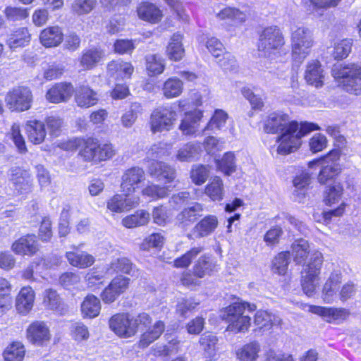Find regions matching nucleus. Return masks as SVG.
I'll return each instance as SVG.
<instances>
[{
    "mask_svg": "<svg viewBox=\"0 0 361 361\" xmlns=\"http://www.w3.org/2000/svg\"><path fill=\"white\" fill-rule=\"evenodd\" d=\"M319 130L317 124L310 122L290 121L288 115L273 112L264 121V130L267 133H281L278 137V153L287 154L297 149L301 145V138L312 131Z\"/></svg>",
    "mask_w": 361,
    "mask_h": 361,
    "instance_id": "1",
    "label": "nucleus"
},
{
    "mask_svg": "<svg viewBox=\"0 0 361 361\" xmlns=\"http://www.w3.org/2000/svg\"><path fill=\"white\" fill-rule=\"evenodd\" d=\"M255 304L243 301H237L225 307L221 314L223 320L228 323L226 331L234 334L245 333L248 331L251 324V318L245 314L247 310L249 312L256 310Z\"/></svg>",
    "mask_w": 361,
    "mask_h": 361,
    "instance_id": "2",
    "label": "nucleus"
},
{
    "mask_svg": "<svg viewBox=\"0 0 361 361\" xmlns=\"http://www.w3.org/2000/svg\"><path fill=\"white\" fill-rule=\"evenodd\" d=\"M284 44V37L279 27H265L259 36L257 43L259 54L262 57L275 60Z\"/></svg>",
    "mask_w": 361,
    "mask_h": 361,
    "instance_id": "3",
    "label": "nucleus"
},
{
    "mask_svg": "<svg viewBox=\"0 0 361 361\" xmlns=\"http://www.w3.org/2000/svg\"><path fill=\"white\" fill-rule=\"evenodd\" d=\"M323 255L320 252L312 254L310 262L301 272V286L305 294L311 297L315 293L320 282V272Z\"/></svg>",
    "mask_w": 361,
    "mask_h": 361,
    "instance_id": "4",
    "label": "nucleus"
},
{
    "mask_svg": "<svg viewBox=\"0 0 361 361\" xmlns=\"http://www.w3.org/2000/svg\"><path fill=\"white\" fill-rule=\"evenodd\" d=\"M335 78L343 79L345 90L355 95L361 94V66L355 63L335 65L332 69Z\"/></svg>",
    "mask_w": 361,
    "mask_h": 361,
    "instance_id": "5",
    "label": "nucleus"
},
{
    "mask_svg": "<svg viewBox=\"0 0 361 361\" xmlns=\"http://www.w3.org/2000/svg\"><path fill=\"white\" fill-rule=\"evenodd\" d=\"M313 45L311 31L303 26L292 29V56L295 63H301L310 52Z\"/></svg>",
    "mask_w": 361,
    "mask_h": 361,
    "instance_id": "6",
    "label": "nucleus"
},
{
    "mask_svg": "<svg viewBox=\"0 0 361 361\" xmlns=\"http://www.w3.org/2000/svg\"><path fill=\"white\" fill-rule=\"evenodd\" d=\"M33 96L30 88L16 87L7 92L5 102L11 111L22 112L30 109Z\"/></svg>",
    "mask_w": 361,
    "mask_h": 361,
    "instance_id": "7",
    "label": "nucleus"
},
{
    "mask_svg": "<svg viewBox=\"0 0 361 361\" xmlns=\"http://www.w3.org/2000/svg\"><path fill=\"white\" fill-rule=\"evenodd\" d=\"M109 324L111 330L119 337L130 338L137 332V323L128 314L118 313L113 315Z\"/></svg>",
    "mask_w": 361,
    "mask_h": 361,
    "instance_id": "8",
    "label": "nucleus"
},
{
    "mask_svg": "<svg viewBox=\"0 0 361 361\" xmlns=\"http://www.w3.org/2000/svg\"><path fill=\"white\" fill-rule=\"evenodd\" d=\"M9 184L16 194H27L31 192L32 188L30 173L18 166L10 169Z\"/></svg>",
    "mask_w": 361,
    "mask_h": 361,
    "instance_id": "9",
    "label": "nucleus"
},
{
    "mask_svg": "<svg viewBox=\"0 0 361 361\" xmlns=\"http://www.w3.org/2000/svg\"><path fill=\"white\" fill-rule=\"evenodd\" d=\"M310 312L321 316L326 322L335 324L343 323L350 315L348 310L343 307H327L310 305Z\"/></svg>",
    "mask_w": 361,
    "mask_h": 361,
    "instance_id": "10",
    "label": "nucleus"
},
{
    "mask_svg": "<svg viewBox=\"0 0 361 361\" xmlns=\"http://www.w3.org/2000/svg\"><path fill=\"white\" fill-rule=\"evenodd\" d=\"M341 283V273L338 271H333L322 287L321 297L324 303L331 304L338 300Z\"/></svg>",
    "mask_w": 361,
    "mask_h": 361,
    "instance_id": "11",
    "label": "nucleus"
},
{
    "mask_svg": "<svg viewBox=\"0 0 361 361\" xmlns=\"http://www.w3.org/2000/svg\"><path fill=\"white\" fill-rule=\"evenodd\" d=\"M219 225L216 215L208 214L202 219L188 233L187 237L190 240L200 239L211 235Z\"/></svg>",
    "mask_w": 361,
    "mask_h": 361,
    "instance_id": "12",
    "label": "nucleus"
},
{
    "mask_svg": "<svg viewBox=\"0 0 361 361\" xmlns=\"http://www.w3.org/2000/svg\"><path fill=\"white\" fill-rule=\"evenodd\" d=\"M130 279L124 276L114 278L101 293V298L105 303H111L128 288Z\"/></svg>",
    "mask_w": 361,
    "mask_h": 361,
    "instance_id": "13",
    "label": "nucleus"
},
{
    "mask_svg": "<svg viewBox=\"0 0 361 361\" xmlns=\"http://www.w3.org/2000/svg\"><path fill=\"white\" fill-rule=\"evenodd\" d=\"M11 250L16 255L32 256L39 250V244L34 234H27L16 240L11 245Z\"/></svg>",
    "mask_w": 361,
    "mask_h": 361,
    "instance_id": "14",
    "label": "nucleus"
},
{
    "mask_svg": "<svg viewBox=\"0 0 361 361\" xmlns=\"http://www.w3.org/2000/svg\"><path fill=\"white\" fill-rule=\"evenodd\" d=\"M140 204L138 196L130 194L115 195L107 202V208L114 212L121 213L136 207Z\"/></svg>",
    "mask_w": 361,
    "mask_h": 361,
    "instance_id": "15",
    "label": "nucleus"
},
{
    "mask_svg": "<svg viewBox=\"0 0 361 361\" xmlns=\"http://www.w3.org/2000/svg\"><path fill=\"white\" fill-rule=\"evenodd\" d=\"M145 179V171L140 167H132L125 171L122 176L121 188L124 193L135 192L138 184Z\"/></svg>",
    "mask_w": 361,
    "mask_h": 361,
    "instance_id": "16",
    "label": "nucleus"
},
{
    "mask_svg": "<svg viewBox=\"0 0 361 361\" xmlns=\"http://www.w3.org/2000/svg\"><path fill=\"white\" fill-rule=\"evenodd\" d=\"M50 337L49 328L43 322H34L27 329V338L33 344L42 345L48 342Z\"/></svg>",
    "mask_w": 361,
    "mask_h": 361,
    "instance_id": "17",
    "label": "nucleus"
},
{
    "mask_svg": "<svg viewBox=\"0 0 361 361\" xmlns=\"http://www.w3.org/2000/svg\"><path fill=\"white\" fill-rule=\"evenodd\" d=\"M73 92L71 83L58 82L48 90L46 99L51 103H60L69 99Z\"/></svg>",
    "mask_w": 361,
    "mask_h": 361,
    "instance_id": "18",
    "label": "nucleus"
},
{
    "mask_svg": "<svg viewBox=\"0 0 361 361\" xmlns=\"http://www.w3.org/2000/svg\"><path fill=\"white\" fill-rule=\"evenodd\" d=\"M325 74L320 62L317 60H312L307 64L305 73L306 82L317 88L324 85Z\"/></svg>",
    "mask_w": 361,
    "mask_h": 361,
    "instance_id": "19",
    "label": "nucleus"
},
{
    "mask_svg": "<svg viewBox=\"0 0 361 361\" xmlns=\"http://www.w3.org/2000/svg\"><path fill=\"white\" fill-rule=\"evenodd\" d=\"M72 251H68L66 253V257L71 265L79 269H85L91 267L95 261L94 257L87 253L82 251L76 246H73Z\"/></svg>",
    "mask_w": 361,
    "mask_h": 361,
    "instance_id": "20",
    "label": "nucleus"
},
{
    "mask_svg": "<svg viewBox=\"0 0 361 361\" xmlns=\"http://www.w3.org/2000/svg\"><path fill=\"white\" fill-rule=\"evenodd\" d=\"M35 291L30 286L23 287L16 300L17 311L23 314H27L33 307Z\"/></svg>",
    "mask_w": 361,
    "mask_h": 361,
    "instance_id": "21",
    "label": "nucleus"
},
{
    "mask_svg": "<svg viewBox=\"0 0 361 361\" xmlns=\"http://www.w3.org/2000/svg\"><path fill=\"white\" fill-rule=\"evenodd\" d=\"M281 319L279 316L265 310H258L254 317V324L257 329L269 331L274 326L280 325Z\"/></svg>",
    "mask_w": 361,
    "mask_h": 361,
    "instance_id": "22",
    "label": "nucleus"
},
{
    "mask_svg": "<svg viewBox=\"0 0 361 361\" xmlns=\"http://www.w3.org/2000/svg\"><path fill=\"white\" fill-rule=\"evenodd\" d=\"M44 305L59 314H65L68 312V307L61 300L59 295L53 289H47L43 293Z\"/></svg>",
    "mask_w": 361,
    "mask_h": 361,
    "instance_id": "23",
    "label": "nucleus"
},
{
    "mask_svg": "<svg viewBox=\"0 0 361 361\" xmlns=\"http://www.w3.org/2000/svg\"><path fill=\"white\" fill-rule=\"evenodd\" d=\"M175 178V169L166 163L159 161V198L166 195V190H170Z\"/></svg>",
    "mask_w": 361,
    "mask_h": 361,
    "instance_id": "24",
    "label": "nucleus"
},
{
    "mask_svg": "<svg viewBox=\"0 0 361 361\" xmlns=\"http://www.w3.org/2000/svg\"><path fill=\"white\" fill-rule=\"evenodd\" d=\"M63 35L59 26H51L44 29L39 35L41 44L45 47L59 46L63 41Z\"/></svg>",
    "mask_w": 361,
    "mask_h": 361,
    "instance_id": "25",
    "label": "nucleus"
},
{
    "mask_svg": "<svg viewBox=\"0 0 361 361\" xmlns=\"http://www.w3.org/2000/svg\"><path fill=\"white\" fill-rule=\"evenodd\" d=\"M202 117V112L200 110H195L185 114L179 126V129L183 135H193L197 130Z\"/></svg>",
    "mask_w": 361,
    "mask_h": 361,
    "instance_id": "26",
    "label": "nucleus"
},
{
    "mask_svg": "<svg viewBox=\"0 0 361 361\" xmlns=\"http://www.w3.org/2000/svg\"><path fill=\"white\" fill-rule=\"evenodd\" d=\"M31 39V35L27 28L20 27L13 31L8 37L6 44L12 51L27 46Z\"/></svg>",
    "mask_w": 361,
    "mask_h": 361,
    "instance_id": "27",
    "label": "nucleus"
},
{
    "mask_svg": "<svg viewBox=\"0 0 361 361\" xmlns=\"http://www.w3.org/2000/svg\"><path fill=\"white\" fill-rule=\"evenodd\" d=\"M25 130L28 140L35 145L42 143L46 137L44 124L37 120H30L26 123Z\"/></svg>",
    "mask_w": 361,
    "mask_h": 361,
    "instance_id": "28",
    "label": "nucleus"
},
{
    "mask_svg": "<svg viewBox=\"0 0 361 361\" xmlns=\"http://www.w3.org/2000/svg\"><path fill=\"white\" fill-rule=\"evenodd\" d=\"M75 102L78 106L89 108L95 105L98 100V94L88 86H81L78 88L75 94Z\"/></svg>",
    "mask_w": 361,
    "mask_h": 361,
    "instance_id": "29",
    "label": "nucleus"
},
{
    "mask_svg": "<svg viewBox=\"0 0 361 361\" xmlns=\"http://www.w3.org/2000/svg\"><path fill=\"white\" fill-rule=\"evenodd\" d=\"M203 211V207L200 203H195L192 206L183 209L177 216L176 221L182 227H185L193 223L200 213Z\"/></svg>",
    "mask_w": 361,
    "mask_h": 361,
    "instance_id": "30",
    "label": "nucleus"
},
{
    "mask_svg": "<svg viewBox=\"0 0 361 361\" xmlns=\"http://www.w3.org/2000/svg\"><path fill=\"white\" fill-rule=\"evenodd\" d=\"M216 269L217 264L216 262L209 255H204L195 262L193 267V273L196 276L202 278L207 275H210Z\"/></svg>",
    "mask_w": 361,
    "mask_h": 361,
    "instance_id": "31",
    "label": "nucleus"
},
{
    "mask_svg": "<svg viewBox=\"0 0 361 361\" xmlns=\"http://www.w3.org/2000/svg\"><path fill=\"white\" fill-rule=\"evenodd\" d=\"M218 338L211 333L203 334L200 338V345L204 356L209 360H215L216 356Z\"/></svg>",
    "mask_w": 361,
    "mask_h": 361,
    "instance_id": "32",
    "label": "nucleus"
},
{
    "mask_svg": "<svg viewBox=\"0 0 361 361\" xmlns=\"http://www.w3.org/2000/svg\"><path fill=\"white\" fill-rule=\"evenodd\" d=\"M104 56V51L99 48H91L84 50L81 56L80 63L85 70L95 67Z\"/></svg>",
    "mask_w": 361,
    "mask_h": 361,
    "instance_id": "33",
    "label": "nucleus"
},
{
    "mask_svg": "<svg viewBox=\"0 0 361 361\" xmlns=\"http://www.w3.org/2000/svg\"><path fill=\"white\" fill-rule=\"evenodd\" d=\"M183 35L179 32L175 33L171 37L166 48L168 57L173 61H178L183 59L185 49L182 44Z\"/></svg>",
    "mask_w": 361,
    "mask_h": 361,
    "instance_id": "34",
    "label": "nucleus"
},
{
    "mask_svg": "<svg viewBox=\"0 0 361 361\" xmlns=\"http://www.w3.org/2000/svg\"><path fill=\"white\" fill-rule=\"evenodd\" d=\"M108 73L115 78H129L133 73L134 68L131 63L122 61H112L108 63Z\"/></svg>",
    "mask_w": 361,
    "mask_h": 361,
    "instance_id": "35",
    "label": "nucleus"
},
{
    "mask_svg": "<svg viewBox=\"0 0 361 361\" xmlns=\"http://www.w3.org/2000/svg\"><path fill=\"white\" fill-rule=\"evenodd\" d=\"M217 16L224 20L228 21V23L236 26L245 22L247 16L245 13L240 11L239 9L235 8H225L222 9Z\"/></svg>",
    "mask_w": 361,
    "mask_h": 361,
    "instance_id": "36",
    "label": "nucleus"
},
{
    "mask_svg": "<svg viewBox=\"0 0 361 361\" xmlns=\"http://www.w3.org/2000/svg\"><path fill=\"white\" fill-rule=\"evenodd\" d=\"M150 215L145 210H138L135 214L126 216L122 219V224L128 228L142 226L149 222Z\"/></svg>",
    "mask_w": 361,
    "mask_h": 361,
    "instance_id": "37",
    "label": "nucleus"
},
{
    "mask_svg": "<svg viewBox=\"0 0 361 361\" xmlns=\"http://www.w3.org/2000/svg\"><path fill=\"white\" fill-rule=\"evenodd\" d=\"M291 248L294 261L297 264L303 263L310 252L308 242L302 238L296 240L292 244Z\"/></svg>",
    "mask_w": 361,
    "mask_h": 361,
    "instance_id": "38",
    "label": "nucleus"
},
{
    "mask_svg": "<svg viewBox=\"0 0 361 361\" xmlns=\"http://www.w3.org/2000/svg\"><path fill=\"white\" fill-rule=\"evenodd\" d=\"M140 18L149 23H156L158 20V9L155 4L143 2L137 8Z\"/></svg>",
    "mask_w": 361,
    "mask_h": 361,
    "instance_id": "39",
    "label": "nucleus"
},
{
    "mask_svg": "<svg viewBox=\"0 0 361 361\" xmlns=\"http://www.w3.org/2000/svg\"><path fill=\"white\" fill-rule=\"evenodd\" d=\"M260 345L257 342H251L243 345L237 353V357L241 361H254L258 357Z\"/></svg>",
    "mask_w": 361,
    "mask_h": 361,
    "instance_id": "40",
    "label": "nucleus"
},
{
    "mask_svg": "<svg viewBox=\"0 0 361 361\" xmlns=\"http://www.w3.org/2000/svg\"><path fill=\"white\" fill-rule=\"evenodd\" d=\"M101 309L99 300L93 295H87L81 305L82 314L90 317H97Z\"/></svg>",
    "mask_w": 361,
    "mask_h": 361,
    "instance_id": "41",
    "label": "nucleus"
},
{
    "mask_svg": "<svg viewBox=\"0 0 361 361\" xmlns=\"http://www.w3.org/2000/svg\"><path fill=\"white\" fill-rule=\"evenodd\" d=\"M343 188L340 183L334 182L327 186L324 192V202L326 204L331 206L338 203L342 198Z\"/></svg>",
    "mask_w": 361,
    "mask_h": 361,
    "instance_id": "42",
    "label": "nucleus"
},
{
    "mask_svg": "<svg viewBox=\"0 0 361 361\" xmlns=\"http://www.w3.org/2000/svg\"><path fill=\"white\" fill-rule=\"evenodd\" d=\"M205 194L213 201H221L223 200L224 190L223 180L219 177H215L205 188Z\"/></svg>",
    "mask_w": 361,
    "mask_h": 361,
    "instance_id": "43",
    "label": "nucleus"
},
{
    "mask_svg": "<svg viewBox=\"0 0 361 361\" xmlns=\"http://www.w3.org/2000/svg\"><path fill=\"white\" fill-rule=\"evenodd\" d=\"M24 345L20 342H13L4 352L5 361H23L25 356Z\"/></svg>",
    "mask_w": 361,
    "mask_h": 361,
    "instance_id": "44",
    "label": "nucleus"
},
{
    "mask_svg": "<svg viewBox=\"0 0 361 361\" xmlns=\"http://www.w3.org/2000/svg\"><path fill=\"white\" fill-rule=\"evenodd\" d=\"M182 90L183 82L178 78H169L164 84L163 93L167 98H173L179 96Z\"/></svg>",
    "mask_w": 361,
    "mask_h": 361,
    "instance_id": "45",
    "label": "nucleus"
},
{
    "mask_svg": "<svg viewBox=\"0 0 361 361\" xmlns=\"http://www.w3.org/2000/svg\"><path fill=\"white\" fill-rule=\"evenodd\" d=\"M200 152V147L194 143L189 142L182 147L176 154L180 161H192Z\"/></svg>",
    "mask_w": 361,
    "mask_h": 361,
    "instance_id": "46",
    "label": "nucleus"
},
{
    "mask_svg": "<svg viewBox=\"0 0 361 361\" xmlns=\"http://www.w3.org/2000/svg\"><path fill=\"white\" fill-rule=\"evenodd\" d=\"M209 176V169L202 164H195L190 171L192 181L197 185H201L206 182Z\"/></svg>",
    "mask_w": 361,
    "mask_h": 361,
    "instance_id": "47",
    "label": "nucleus"
},
{
    "mask_svg": "<svg viewBox=\"0 0 361 361\" xmlns=\"http://www.w3.org/2000/svg\"><path fill=\"white\" fill-rule=\"evenodd\" d=\"M96 0H74L71 4V12L77 16L90 13L96 5Z\"/></svg>",
    "mask_w": 361,
    "mask_h": 361,
    "instance_id": "48",
    "label": "nucleus"
},
{
    "mask_svg": "<svg viewBox=\"0 0 361 361\" xmlns=\"http://www.w3.org/2000/svg\"><path fill=\"white\" fill-rule=\"evenodd\" d=\"M228 114L226 112L221 109H216L207 123V126L204 128V131H207L208 130H221L226 124Z\"/></svg>",
    "mask_w": 361,
    "mask_h": 361,
    "instance_id": "49",
    "label": "nucleus"
},
{
    "mask_svg": "<svg viewBox=\"0 0 361 361\" xmlns=\"http://www.w3.org/2000/svg\"><path fill=\"white\" fill-rule=\"evenodd\" d=\"M289 262V252H283L279 253L273 260V271L274 273H278L279 275H284L286 273Z\"/></svg>",
    "mask_w": 361,
    "mask_h": 361,
    "instance_id": "50",
    "label": "nucleus"
},
{
    "mask_svg": "<svg viewBox=\"0 0 361 361\" xmlns=\"http://www.w3.org/2000/svg\"><path fill=\"white\" fill-rule=\"evenodd\" d=\"M132 269V264L130 260L126 257H122L113 261L109 268L106 271V274L111 275L114 273L130 274Z\"/></svg>",
    "mask_w": 361,
    "mask_h": 361,
    "instance_id": "51",
    "label": "nucleus"
},
{
    "mask_svg": "<svg viewBox=\"0 0 361 361\" xmlns=\"http://www.w3.org/2000/svg\"><path fill=\"white\" fill-rule=\"evenodd\" d=\"M202 250V247H194L191 248L188 252L174 261L175 267L178 268L188 267L192 260L201 253Z\"/></svg>",
    "mask_w": 361,
    "mask_h": 361,
    "instance_id": "52",
    "label": "nucleus"
},
{
    "mask_svg": "<svg viewBox=\"0 0 361 361\" xmlns=\"http://www.w3.org/2000/svg\"><path fill=\"white\" fill-rule=\"evenodd\" d=\"M217 166L222 172L229 176L235 171L234 154L232 152L226 153L221 159L218 161Z\"/></svg>",
    "mask_w": 361,
    "mask_h": 361,
    "instance_id": "53",
    "label": "nucleus"
},
{
    "mask_svg": "<svg viewBox=\"0 0 361 361\" xmlns=\"http://www.w3.org/2000/svg\"><path fill=\"white\" fill-rule=\"evenodd\" d=\"M352 40L348 39H342L335 44L334 56L336 59L346 58L351 51Z\"/></svg>",
    "mask_w": 361,
    "mask_h": 361,
    "instance_id": "54",
    "label": "nucleus"
},
{
    "mask_svg": "<svg viewBox=\"0 0 361 361\" xmlns=\"http://www.w3.org/2000/svg\"><path fill=\"white\" fill-rule=\"evenodd\" d=\"M166 343L163 345L161 353L163 355H169L177 353L179 351L180 342L173 334L164 335Z\"/></svg>",
    "mask_w": 361,
    "mask_h": 361,
    "instance_id": "55",
    "label": "nucleus"
},
{
    "mask_svg": "<svg viewBox=\"0 0 361 361\" xmlns=\"http://www.w3.org/2000/svg\"><path fill=\"white\" fill-rule=\"evenodd\" d=\"M357 292V286L353 281H348L340 288L338 300L343 302L352 299Z\"/></svg>",
    "mask_w": 361,
    "mask_h": 361,
    "instance_id": "56",
    "label": "nucleus"
},
{
    "mask_svg": "<svg viewBox=\"0 0 361 361\" xmlns=\"http://www.w3.org/2000/svg\"><path fill=\"white\" fill-rule=\"evenodd\" d=\"M97 147V141H95L91 138H89L86 140H84V144L81 147L82 149L80 152V154L86 161H93V159L97 157L95 155L96 154L94 152V150H96Z\"/></svg>",
    "mask_w": 361,
    "mask_h": 361,
    "instance_id": "57",
    "label": "nucleus"
},
{
    "mask_svg": "<svg viewBox=\"0 0 361 361\" xmlns=\"http://www.w3.org/2000/svg\"><path fill=\"white\" fill-rule=\"evenodd\" d=\"M146 71L150 82H156L158 74V62L156 54L146 56Z\"/></svg>",
    "mask_w": 361,
    "mask_h": 361,
    "instance_id": "58",
    "label": "nucleus"
},
{
    "mask_svg": "<svg viewBox=\"0 0 361 361\" xmlns=\"http://www.w3.org/2000/svg\"><path fill=\"white\" fill-rule=\"evenodd\" d=\"M338 173L339 168L334 163L323 166L318 176V180L319 183H325L328 180L336 176Z\"/></svg>",
    "mask_w": 361,
    "mask_h": 361,
    "instance_id": "59",
    "label": "nucleus"
},
{
    "mask_svg": "<svg viewBox=\"0 0 361 361\" xmlns=\"http://www.w3.org/2000/svg\"><path fill=\"white\" fill-rule=\"evenodd\" d=\"M140 105L134 103L131 105L130 109L127 111L121 117V123L125 128H130L137 118V112Z\"/></svg>",
    "mask_w": 361,
    "mask_h": 361,
    "instance_id": "60",
    "label": "nucleus"
},
{
    "mask_svg": "<svg viewBox=\"0 0 361 361\" xmlns=\"http://www.w3.org/2000/svg\"><path fill=\"white\" fill-rule=\"evenodd\" d=\"M176 114L169 109H164L159 111V131L162 130H169L170 126L176 119Z\"/></svg>",
    "mask_w": 361,
    "mask_h": 361,
    "instance_id": "61",
    "label": "nucleus"
},
{
    "mask_svg": "<svg viewBox=\"0 0 361 361\" xmlns=\"http://www.w3.org/2000/svg\"><path fill=\"white\" fill-rule=\"evenodd\" d=\"M11 135L18 151L20 153H25L27 151L25 142L23 137L20 134V126L18 124L14 123L12 126L11 130Z\"/></svg>",
    "mask_w": 361,
    "mask_h": 361,
    "instance_id": "62",
    "label": "nucleus"
},
{
    "mask_svg": "<svg viewBox=\"0 0 361 361\" xmlns=\"http://www.w3.org/2000/svg\"><path fill=\"white\" fill-rule=\"evenodd\" d=\"M5 14L8 19L13 21L25 19L29 15L27 8L18 7H7Z\"/></svg>",
    "mask_w": 361,
    "mask_h": 361,
    "instance_id": "63",
    "label": "nucleus"
},
{
    "mask_svg": "<svg viewBox=\"0 0 361 361\" xmlns=\"http://www.w3.org/2000/svg\"><path fill=\"white\" fill-rule=\"evenodd\" d=\"M327 145L326 137L320 133L315 134L310 140V147L312 152L323 150Z\"/></svg>",
    "mask_w": 361,
    "mask_h": 361,
    "instance_id": "64",
    "label": "nucleus"
}]
</instances>
